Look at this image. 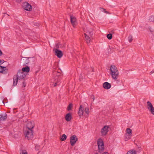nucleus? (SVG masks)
<instances>
[{
	"mask_svg": "<svg viewBox=\"0 0 154 154\" xmlns=\"http://www.w3.org/2000/svg\"><path fill=\"white\" fill-rule=\"evenodd\" d=\"M110 74L112 78L116 80L119 76V72L117 67L114 65H112L110 67Z\"/></svg>",
	"mask_w": 154,
	"mask_h": 154,
	"instance_id": "f257e3e1",
	"label": "nucleus"
},
{
	"mask_svg": "<svg viewBox=\"0 0 154 154\" xmlns=\"http://www.w3.org/2000/svg\"><path fill=\"white\" fill-rule=\"evenodd\" d=\"M33 131L31 129H25L24 130V134L26 138L31 140L33 137Z\"/></svg>",
	"mask_w": 154,
	"mask_h": 154,
	"instance_id": "f03ea898",
	"label": "nucleus"
},
{
	"mask_svg": "<svg viewBox=\"0 0 154 154\" xmlns=\"http://www.w3.org/2000/svg\"><path fill=\"white\" fill-rule=\"evenodd\" d=\"M53 73L54 74H56V76L54 78V82L53 84V85L55 87L57 85H59L58 83L60 81L61 78L60 76L61 75V73L60 72L56 71L54 72Z\"/></svg>",
	"mask_w": 154,
	"mask_h": 154,
	"instance_id": "7ed1b4c3",
	"label": "nucleus"
},
{
	"mask_svg": "<svg viewBox=\"0 0 154 154\" xmlns=\"http://www.w3.org/2000/svg\"><path fill=\"white\" fill-rule=\"evenodd\" d=\"M26 75L21 70H19L16 76L18 77V79L20 80L23 79L26 76Z\"/></svg>",
	"mask_w": 154,
	"mask_h": 154,
	"instance_id": "20e7f679",
	"label": "nucleus"
},
{
	"mask_svg": "<svg viewBox=\"0 0 154 154\" xmlns=\"http://www.w3.org/2000/svg\"><path fill=\"white\" fill-rule=\"evenodd\" d=\"M147 108L152 114L154 115V107L149 101L147 102Z\"/></svg>",
	"mask_w": 154,
	"mask_h": 154,
	"instance_id": "39448f33",
	"label": "nucleus"
},
{
	"mask_svg": "<svg viewBox=\"0 0 154 154\" xmlns=\"http://www.w3.org/2000/svg\"><path fill=\"white\" fill-rule=\"evenodd\" d=\"M55 52V54L59 58L62 57L63 54L62 51L58 49L57 48H54L53 50Z\"/></svg>",
	"mask_w": 154,
	"mask_h": 154,
	"instance_id": "423d86ee",
	"label": "nucleus"
},
{
	"mask_svg": "<svg viewBox=\"0 0 154 154\" xmlns=\"http://www.w3.org/2000/svg\"><path fill=\"white\" fill-rule=\"evenodd\" d=\"M109 127V126L105 125L102 129L101 133L103 136H105L107 134L109 131L108 128Z\"/></svg>",
	"mask_w": 154,
	"mask_h": 154,
	"instance_id": "0eeeda50",
	"label": "nucleus"
},
{
	"mask_svg": "<svg viewBox=\"0 0 154 154\" xmlns=\"http://www.w3.org/2000/svg\"><path fill=\"white\" fill-rule=\"evenodd\" d=\"M78 140V138L76 136L73 135L70 138V143L71 146H73Z\"/></svg>",
	"mask_w": 154,
	"mask_h": 154,
	"instance_id": "6e6552de",
	"label": "nucleus"
},
{
	"mask_svg": "<svg viewBox=\"0 0 154 154\" xmlns=\"http://www.w3.org/2000/svg\"><path fill=\"white\" fill-rule=\"evenodd\" d=\"M30 57H22L21 58L22 63L23 64V66H26L28 64L29 62V58H31Z\"/></svg>",
	"mask_w": 154,
	"mask_h": 154,
	"instance_id": "1a4fd4ad",
	"label": "nucleus"
},
{
	"mask_svg": "<svg viewBox=\"0 0 154 154\" xmlns=\"http://www.w3.org/2000/svg\"><path fill=\"white\" fill-rule=\"evenodd\" d=\"M23 7L24 9L27 11H31L32 9V6L27 2H25L23 4Z\"/></svg>",
	"mask_w": 154,
	"mask_h": 154,
	"instance_id": "9d476101",
	"label": "nucleus"
},
{
	"mask_svg": "<svg viewBox=\"0 0 154 154\" xmlns=\"http://www.w3.org/2000/svg\"><path fill=\"white\" fill-rule=\"evenodd\" d=\"M35 126L34 123L33 121H29L28 122L27 125H26V129H31L33 130Z\"/></svg>",
	"mask_w": 154,
	"mask_h": 154,
	"instance_id": "9b49d317",
	"label": "nucleus"
},
{
	"mask_svg": "<svg viewBox=\"0 0 154 154\" xmlns=\"http://www.w3.org/2000/svg\"><path fill=\"white\" fill-rule=\"evenodd\" d=\"M103 87L106 89H109L111 87V84L107 82H105L103 84Z\"/></svg>",
	"mask_w": 154,
	"mask_h": 154,
	"instance_id": "f8f14e48",
	"label": "nucleus"
},
{
	"mask_svg": "<svg viewBox=\"0 0 154 154\" xmlns=\"http://www.w3.org/2000/svg\"><path fill=\"white\" fill-rule=\"evenodd\" d=\"M104 143L103 145H100L98 146L99 152L101 153L103 152L104 149Z\"/></svg>",
	"mask_w": 154,
	"mask_h": 154,
	"instance_id": "ddd939ff",
	"label": "nucleus"
},
{
	"mask_svg": "<svg viewBox=\"0 0 154 154\" xmlns=\"http://www.w3.org/2000/svg\"><path fill=\"white\" fill-rule=\"evenodd\" d=\"M84 110V107H82V105H80L78 112V114L80 116H82L83 115Z\"/></svg>",
	"mask_w": 154,
	"mask_h": 154,
	"instance_id": "4468645a",
	"label": "nucleus"
},
{
	"mask_svg": "<svg viewBox=\"0 0 154 154\" xmlns=\"http://www.w3.org/2000/svg\"><path fill=\"white\" fill-rule=\"evenodd\" d=\"M70 16L71 24L74 26L75 25V23L76 21V19L74 17L71 15H70Z\"/></svg>",
	"mask_w": 154,
	"mask_h": 154,
	"instance_id": "2eb2a0df",
	"label": "nucleus"
},
{
	"mask_svg": "<svg viewBox=\"0 0 154 154\" xmlns=\"http://www.w3.org/2000/svg\"><path fill=\"white\" fill-rule=\"evenodd\" d=\"M72 118V115L70 113H67L65 116V119L67 122L70 121L71 120Z\"/></svg>",
	"mask_w": 154,
	"mask_h": 154,
	"instance_id": "dca6fc26",
	"label": "nucleus"
},
{
	"mask_svg": "<svg viewBox=\"0 0 154 154\" xmlns=\"http://www.w3.org/2000/svg\"><path fill=\"white\" fill-rule=\"evenodd\" d=\"M7 118V115L5 113L4 114H0V121H5Z\"/></svg>",
	"mask_w": 154,
	"mask_h": 154,
	"instance_id": "f3484780",
	"label": "nucleus"
},
{
	"mask_svg": "<svg viewBox=\"0 0 154 154\" xmlns=\"http://www.w3.org/2000/svg\"><path fill=\"white\" fill-rule=\"evenodd\" d=\"M13 86H16L17 85L18 82V80L19 79L18 78V77H17L16 75H14L13 77Z\"/></svg>",
	"mask_w": 154,
	"mask_h": 154,
	"instance_id": "a211bd4d",
	"label": "nucleus"
},
{
	"mask_svg": "<svg viewBox=\"0 0 154 154\" xmlns=\"http://www.w3.org/2000/svg\"><path fill=\"white\" fill-rule=\"evenodd\" d=\"M126 131L128 134L127 135L128 138H130L132 135V130L129 128H128L126 129Z\"/></svg>",
	"mask_w": 154,
	"mask_h": 154,
	"instance_id": "6ab92c4d",
	"label": "nucleus"
},
{
	"mask_svg": "<svg viewBox=\"0 0 154 154\" xmlns=\"http://www.w3.org/2000/svg\"><path fill=\"white\" fill-rule=\"evenodd\" d=\"M84 35H85V40L87 43L88 44L90 42V38L89 35H88L86 34L85 33Z\"/></svg>",
	"mask_w": 154,
	"mask_h": 154,
	"instance_id": "aec40b11",
	"label": "nucleus"
},
{
	"mask_svg": "<svg viewBox=\"0 0 154 154\" xmlns=\"http://www.w3.org/2000/svg\"><path fill=\"white\" fill-rule=\"evenodd\" d=\"M21 70L23 71V72H28L30 71L29 67L28 66H26L25 67L23 68L22 70Z\"/></svg>",
	"mask_w": 154,
	"mask_h": 154,
	"instance_id": "412c9836",
	"label": "nucleus"
},
{
	"mask_svg": "<svg viewBox=\"0 0 154 154\" xmlns=\"http://www.w3.org/2000/svg\"><path fill=\"white\" fill-rule=\"evenodd\" d=\"M3 69H2V70H3V72H2L1 73L4 74H7L8 72V69L6 68V67L2 66Z\"/></svg>",
	"mask_w": 154,
	"mask_h": 154,
	"instance_id": "4be33fe9",
	"label": "nucleus"
},
{
	"mask_svg": "<svg viewBox=\"0 0 154 154\" xmlns=\"http://www.w3.org/2000/svg\"><path fill=\"white\" fill-rule=\"evenodd\" d=\"M104 142L101 138H99L97 141V146H99L100 145H103Z\"/></svg>",
	"mask_w": 154,
	"mask_h": 154,
	"instance_id": "5701e85b",
	"label": "nucleus"
},
{
	"mask_svg": "<svg viewBox=\"0 0 154 154\" xmlns=\"http://www.w3.org/2000/svg\"><path fill=\"white\" fill-rule=\"evenodd\" d=\"M87 35H88L89 36H92V35L93 34V29H90L87 32Z\"/></svg>",
	"mask_w": 154,
	"mask_h": 154,
	"instance_id": "b1692460",
	"label": "nucleus"
},
{
	"mask_svg": "<svg viewBox=\"0 0 154 154\" xmlns=\"http://www.w3.org/2000/svg\"><path fill=\"white\" fill-rule=\"evenodd\" d=\"M126 154H136V151L134 149H132L128 151Z\"/></svg>",
	"mask_w": 154,
	"mask_h": 154,
	"instance_id": "393cba45",
	"label": "nucleus"
},
{
	"mask_svg": "<svg viewBox=\"0 0 154 154\" xmlns=\"http://www.w3.org/2000/svg\"><path fill=\"white\" fill-rule=\"evenodd\" d=\"M66 138H67L66 136L64 134H63L61 137L60 140L62 141H64L65 140H66Z\"/></svg>",
	"mask_w": 154,
	"mask_h": 154,
	"instance_id": "a878e982",
	"label": "nucleus"
},
{
	"mask_svg": "<svg viewBox=\"0 0 154 154\" xmlns=\"http://www.w3.org/2000/svg\"><path fill=\"white\" fill-rule=\"evenodd\" d=\"M72 107V103L69 104L67 107L68 110L69 111L71 110Z\"/></svg>",
	"mask_w": 154,
	"mask_h": 154,
	"instance_id": "bb28decb",
	"label": "nucleus"
},
{
	"mask_svg": "<svg viewBox=\"0 0 154 154\" xmlns=\"http://www.w3.org/2000/svg\"><path fill=\"white\" fill-rule=\"evenodd\" d=\"M149 20L150 22H153L154 21V16H151L149 17Z\"/></svg>",
	"mask_w": 154,
	"mask_h": 154,
	"instance_id": "cd10ccee",
	"label": "nucleus"
},
{
	"mask_svg": "<svg viewBox=\"0 0 154 154\" xmlns=\"http://www.w3.org/2000/svg\"><path fill=\"white\" fill-rule=\"evenodd\" d=\"M107 37L109 39V40L111 39L112 38V34L110 33V34H107Z\"/></svg>",
	"mask_w": 154,
	"mask_h": 154,
	"instance_id": "c85d7f7f",
	"label": "nucleus"
},
{
	"mask_svg": "<svg viewBox=\"0 0 154 154\" xmlns=\"http://www.w3.org/2000/svg\"><path fill=\"white\" fill-rule=\"evenodd\" d=\"M132 36L131 35H129L128 37V40L130 42H132Z\"/></svg>",
	"mask_w": 154,
	"mask_h": 154,
	"instance_id": "c756f323",
	"label": "nucleus"
},
{
	"mask_svg": "<svg viewBox=\"0 0 154 154\" xmlns=\"http://www.w3.org/2000/svg\"><path fill=\"white\" fill-rule=\"evenodd\" d=\"M85 112H86V113L88 114L89 113V109L88 108L86 107L85 109Z\"/></svg>",
	"mask_w": 154,
	"mask_h": 154,
	"instance_id": "7c9ffc66",
	"label": "nucleus"
},
{
	"mask_svg": "<svg viewBox=\"0 0 154 154\" xmlns=\"http://www.w3.org/2000/svg\"><path fill=\"white\" fill-rule=\"evenodd\" d=\"M20 154H28V153L26 150H24L21 152Z\"/></svg>",
	"mask_w": 154,
	"mask_h": 154,
	"instance_id": "2f4dec72",
	"label": "nucleus"
},
{
	"mask_svg": "<svg viewBox=\"0 0 154 154\" xmlns=\"http://www.w3.org/2000/svg\"><path fill=\"white\" fill-rule=\"evenodd\" d=\"M22 84H23V86L24 87H25V86H26V83L25 82V80H24V79L23 80V81L22 82Z\"/></svg>",
	"mask_w": 154,
	"mask_h": 154,
	"instance_id": "473e14b6",
	"label": "nucleus"
},
{
	"mask_svg": "<svg viewBox=\"0 0 154 154\" xmlns=\"http://www.w3.org/2000/svg\"><path fill=\"white\" fill-rule=\"evenodd\" d=\"M39 146L38 145H36L35 146V149L37 150H39Z\"/></svg>",
	"mask_w": 154,
	"mask_h": 154,
	"instance_id": "72a5a7b5",
	"label": "nucleus"
},
{
	"mask_svg": "<svg viewBox=\"0 0 154 154\" xmlns=\"http://www.w3.org/2000/svg\"><path fill=\"white\" fill-rule=\"evenodd\" d=\"M149 30L151 32L152 34H153V29L151 27H149Z\"/></svg>",
	"mask_w": 154,
	"mask_h": 154,
	"instance_id": "f704fd0d",
	"label": "nucleus"
},
{
	"mask_svg": "<svg viewBox=\"0 0 154 154\" xmlns=\"http://www.w3.org/2000/svg\"><path fill=\"white\" fill-rule=\"evenodd\" d=\"M4 62V60H0V64H2Z\"/></svg>",
	"mask_w": 154,
	"mask_h": 154,
	"instance_id": "c9c22d12",
	"label": "nucleus"
},
{
	"mask_svg": "<svg viewBox=\"0 0 154 154\" xmlns=\"http://www.w3.org/2000/svg\"><path fill=\"white\" fill-rule=\"evenodd\" d=\"M2 66H0V72L1 73L2 72H3V70H2V69H3Z\"/></svg>",
	"mask_w": 154,
	"mask_h": 154,
	"instance_id": "e433bc0d",
	"label": "nucleus"
},
{
	"mask_svg": "<svg viewBox=\"0 0 154 154\" xmlns=\"http://www.w3.org/2000/svg\"><path fill=\"white\" fill-rule=\"evenodd\" d=\"M94 154H98L97 153H96ZM102 154H109V153L107 152H105L102 153Z\"/></svg>",
	"mask_w": 154,
	"mask_h": 154,
	"instance_id": "4c0bfd02",
	"label": "nucleus"
},
{
	"mask_svg": "<svg viewBox=\"0 0 154 154\" xmlns=\"http://www.w3.org/2000/svg\"><path fill=\"white\" fill-rule=\"evenodd\" d=\"M59 44H56V47L57 48V49L58 48H59Z\"/></svg>",
	"mask_w": 154,
	"mask_h": 154,
	"instance_id": "58836bf2",
	"label": "nucleus"
},
{
	"mask_svg": "<svg viewBox=\"0 0 154 154\" xmlns=\"http://www.w3.org/2000/svg\"><path fill=\"white\" fill-rule=\"evenodd\" d=\"M91 97L92 98V99H93V100L94 101L95 99L94 96L93 95H91Z\"/></svg>",
	"mask_w": 154,
	"mask_h": 154,
	"instance_id": "ea45409f",
	"label": "nucleus"
},
{
	"mask_svg": "<svg viewBox=\"0 0 154 154\" xmlns=\"http://www.w3.org/2000/svg\"><path fill=\"white\" fill-rule=\"evenodd\" d=\"M33 25L35 26H38V24L37 23H35L33 24Z\"/></svg>",
	"mask_w": 154,
	"mask_h": 154,
	"instance_id": "a19ab883",
	"label": "nucleus"
},
{
	"mask_svg": "<svg viewBox=\"0 0 154 154\" xmlns=\"http://www.w3.org/2000/svg\"><path fill=\"white\" fill-rule=\"evenodd\" d=\"M128 134H126L125 135V137L126 138V139H127V140H128V139H129V138H128V136H127V135H128Z\"/></svg>",
	"mask_w": 154,
	"mask_h": 154,
	"instance_id": "79ce46f5",
	"label": "nucleus"
},
{
	"mask_svg": "<svg viewBox=\"0 0 154 154\" xmlns=\"http://www.w3.org/2000/svg\"><path fill=\"white\" fill-rule=\"evenodd\" d=\"M2 54V52L0 49V56H1Z\"/></svg>",
	"mask_w": 154,
	"mask_h": 154,
	"instance_id": "37998d69",
	"label": "nucleus"
},
{
	"mask_svg": "<svg viewBox=\"0 0 154 154\" xmlns=\"http://www.w3.org/2000/svg\"><path fill=\"white\" fill-rule=\"evenodd\" d=\"M154 72V69L153 70H152V71L151 72H150V73H151V74H152Z\"/></svg>",
	"mask_w": 154,
	"mask_h": 154,
	"instance_id": "c03bdc74",
	"label": "nucleus"
},
{
	"mask_svg": "<svg viewBox=\"0 0 154 154\" xmlns=\"http://www.w3.org/2000/svg\"><path fill=\"white\" fill-rule=\"evenodd\" d=\"M114 30H112V31H111L112 33H114Z\"/></svg>",
	"mask_w": 154,
	"mask_h": 154,
	"instance_id": "a18cd8bd",
	"label": "nucleus"
},
{
	"mask_svg": "<svg viewBox=\"0 0 154 154\" xmlns=\"http://www.w3.org/2000/svg\"><path fill=\"white\" fill-rule=\"evenodd\" d=\"M138 148L139 150H140L141 149V148L140 147H138Z\"/></svg>",
	"mask_w": 154,
	"mask_h": 154,
	"instance_id": "49530a36",
	"label": "nucleus"
},
{
	"mask_svg": "<svg viewBox=\"0 0 154 154\" xmlns=\"http://www.w3.org/2000/svg\"><path fill=\"white\" fill-rule=\"evenodd\" d=\"M128 140H127V139H126V138H125V141H127Z\"/></svg>",
	"mask_w": 154,
	"mask_h": 154,
	"instance_id": "de8ad7c7",
	"label": "nucleus"
},
{
	"mask_svg": "<svg viewBox=\"0 0 154 154\" xmlns=\"http://www.w3.org/2000/svg\"><path fill=\"white\" fill-rule=\"evenodd\" d=\"M79 80L80 81L81 80V78H79Z\"/></svg>",
	"mask_w": 154,
	"mask_h": 154,
	"instance_id": "09e8293b",
	"label": "nucleus"
},
{
	"mask_svg": "<svg viewBox=\"0 0 154 154\" xmlns=\"http://www.w3.org/2000/svg\"><path fill=\"white\" fill-rule=\"evenodd\" d=\"M40 151L38 152V153L37 154H38V153L40 152Z\"/></svg>",
	"mask_w": 154,
	"mask_h": 154,
	"instance_id": "8fccbe9b",
	"label": "nucleus"
},
{
	"mask_svg": "<svg viewBox=\"0 0 154 154\" xmlns=\"http://www.w3.org/2000/svg\"><path fill=\"white\" fill-rule=\"evenodd\" d=\"M105 12H106V13H107V11H105Z\"/></svg>",
	"mask_w": 154,
	"mask_h": 154,
	"instance_id": "3c124183",
	"label": "nucleus"
}]
</instances>
